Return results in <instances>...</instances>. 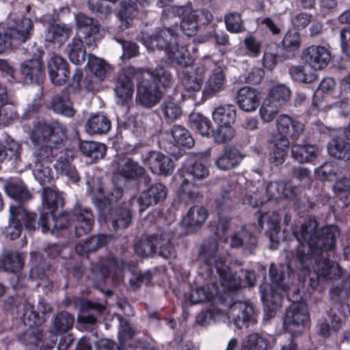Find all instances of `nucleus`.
I'll return each mask as SVG.
<instances>
[{
  "instance_id": "f257e3e1",
  "label": "nucleus",
  "mask_w": 350,
  "mask_h": 350,
  "mask_svg": "<svg viewBox=\"0 0 350 350\" xmlns=\"http://www.w3.org/2000/svg\"><path fill=\"white\" fill-rule=\"evenodd\" d=\"M293 234L301 244L297 251V258L303 269H313L315 278L310 275L308 285L315 289L321 280L335 279L342 275L338 264L327 258L335 247L336 238L340 232L337 226H329L318 228L315 219H309Z\"/></svg>"
},
{
  "instance_id": "f03ea898",
  "label": "nucleus",
  "mask_w": 350,
  "mask_h": 350,
  "mask_svg": "<svg viewBox=\"0 0 350 350\" xmlns=\"http://www.w3.org/2000/svg\"><path fill=\"white\" fill-rule=\"evenodd\" d=\"M30 139L33 143L42 146L34 152L37 159L33 174L40 184L44 185L50 181L52 176L51 169L45 166L43 161L53 162V149L62 147L67 140L66 129L57 121L51 123L38 122L33 126Z\"/></svg>"
},
{
  "instance_id": "7ed1b4c3",
  "label": "nucleus",
  "mask_w": 350,
  "mask_h": 350,
  "mask_svg": "<svg viewBox=\"0 0 350 350\" xmlns=\"http://www.w3.org/2000/svg\"><path fill=\"white\" fill-rule=\"evenodd\" d=\"M144 73L148 75V77L143 75L138 79L136 103L150 109L157 105L163 96V92L157 83H160L163 88H168L172 83V75L162 66L146 68L143 71Z\"/></svg>"
},
{
  "instance_id": "20e7f679",
  "label": "nucleus",
  "mask_w": 350,
  "mask_h": 350,
  "mask_svg": "<svg viewBox=\"0 0 350 350\" xmlns=\"http://www.w3.org/2000/svg\"><path fill=\"white\" fill-rule=\"evenodd\" d=\"M271 280L270 286H260L262 301L271 310L280 306L283 293H287L294 282L293 271L288 264L275 265L272 263L269 268Z\"/></svg>"
},
{
  "instance_id": "39448f33",
  "label": "nucleus",
  "mask_w": 350,
  "mask_h": 350,
  "mask_svg": "<svg viewBox=\"0 0 350 350\" xmlns=\"http://www.w3.org/2000/svg\"><path fill=\"white\" fill-rule=\"evenodd\" d=\"M44 219V215L38 218L36 213L27 211L21 205H11L6 236L12 240L18 238L23 227L29 231H34L40 227L42 232L45 233L50 227Z\"/></svg>"
},
{
  "instance_id": "423d86ee",
  "label": "nucleus",
  "mask_w": 350,
  "mask_h": 350,
  "mask_svg": "<svg viewBox=\"0 0 350 350\" xmlns=\"http://www.w3.org/2000/svg\"><path fill=\"white\" fill-rule=\"evenodd\" d=\"M24 53L31 57L21 64V72L25 82L40 84L44 79V66L42 60L44 51L40 46L34 44L25 49Z\"/></svg>"
},
{
  "instance_id": "0eeeda50",
  "label": "nucleus",
  "mask_w": 350,
  "mask_h": 350,
  "mask_svg": "<svg viewBox=\"0 0 350 350\" xmlns=\"http://www.w3.org/2000/svg\"><path fill=\"white\" fill-rule=\"evenodd\" d=\"M127 267V263L122 259L117 258L113 254H109L105 260L100 262L98 267L92 269L90 278L96 287L102 285L105 279L111 273L113 274V280L115 283H120L123 279L122 269Z\"/></svg>"
},
{
  "instance_id": "6e6552de",
  "label": "nucleus",
  "mask_w": 350,
  "mask_h": 350,
  "mask_svg": "<svg viewBox=\"0 0 350 350\" xmlns=\"http://www.w3.org/2000/svg\"><path fill=\"white\" fill-rule=\"evenodd\" d=\"M198 260L210 267H215L219 275H226L228 265L216 239L210 237L201 243Z\"/></svg>"
},
{
  "instance_id": "1a4fd4ad",
  "label": "nucleus",
  "mask_w": 350,
  "mask_h": 350,
  "mask_svg": "<svg viewBox=\"0 0 350 350\" xmlns=\"http://www.w3.org/2000/svg\"><path fill=\"white\" fill-rule=\"evenodd\" d=\"M177 40V34L172 28L162 29L152 34L143 32L141 36V41L149 51L157 48L165 51L166 54L176 46Z\"/></svg>"
},
{
  "instance_id": "9d476101",
  "label": "nucleus",
  "mask_w": 350,
  "mask_h": 350,
  "mask_svg": "<svg viewBox=\"0 0 350 350\" xmlns=\"http://www.w3.org/2000/svg\"><path fill=\"white\" fill-rule=\"evenodd\" d=\"M308 319L306 306L303 303H293L286 310L284 319V327L293 336L301 332Z\"/></svg>"
},
{
  "instance_id": "9b49d317",
  "label": "nucleus",
  "mask_w": 350,
  "mask_h": 350,
  "mask_svg": "<svg viewBox=\"0 0 350 350\" xmlns=\"http://www.w3.org/2000/svg\"><path fill=\"white\" fill-rule=\"evenodd\" d=\"M228 319H232L234 325L239 328L249 327L256 322L254 308L249 301H235L229 308Z\"/></svg>"
},
{
  "instance_id": "f8f14e48",
  "label": "nucleus",
  "mask_w": 350,
  "mask_h": 350,
  "mask_svg": "<svg viewBox=\"0 0 350 350\" xmlns=\"http://www.w3.org/2000/svg\"><path fill=\"white\" fill-rule=\"evenodd\" d=\"M167 196V189L160 183L151 185L136 198V206L139 212H144L150 206L162 202Z\"/></svg>"
},
{
  "instance_id": "ddd939ff",
  "label": "nucleus",
  "mask_w": 350,
  "mask_h": 350,
  "mask_svg": "<svg viewBox=\"0 0 350 350\" xmlns=\"http://www.w3.org/2000/svg\"><path fill=\"white\" fill-rule=\"evenodd\" d=\"M156 254L165 258H174L176 256L175 246L173 243V232L163 228H159L152 234Z\"/></svg>"
},
{
  "instance_id": "4468645a",
  "label": "nucleus",
  "mask_w": 350,
  "mask_h": 350,
  "mask_svg": "<svg viewBox=\"0 0 350 350\" xmlns=\"http://www.w3.org/2000/svg\"><path fill=\"white\" fill-rule=\"evenodd\" d=\"M226 272V275L220 274L219 276L221 285L226 288L234 291L239 288L252 287L255 285L256 279L254 271L241 269L237 278L230 273L228 267Z\"/></svg>"
},
{
  "instance_id": "2eb2a0df",
  "label": "nucleus",
  "mask_w": 350,
  "mask_h": 350,
  "mask_svg": "<svg viewBox=\"0 0 350 350\" xmlns=\"http://www.w3.org/2000/svg\"><path fill=\"white\" fill-rule=\"evenodd\" d=\"M74 20L76 29L85 35V42L87 46H94L95 42L92 37L100 31V25L98 20L83 12L75 14Z\"/></svg>"
},
{
  "instance_id": "dca6fc26",
  "label": "nucleus",
  "mask_w": 350,
  "mask_h": 350,
  "mask_svg": "<svg viewBox=\"0 0 350 350\" xmlns=\"http://www.w3.org/2000/svg\"><path fill=\"white\" fill-rule=\"evenodd\" d=\"M301 57L313 69L322 70L328 65L331 59V54L324 46L312 45L303 51Z\"/></svg>"
},
{
  "instance_id": "f3484780",
  "label": "nucleus",
  "mask_w": 350,
  "mask_h": 350,
  "mask_svg": "<svg viewBox=\"0 0 350 350\" xmlns=\"http://www.w3.org/2000/svg\"><path fill=\"white\" fill-rule=\"evenodd\" d=\"M111 167L117 174L126 180H134L144 174V169L132 159L117 155L111 163Z\"/></svg>"
},
{
  "instance_id": "a211bd4d",
  "label": "nucleus",
  "mask_w": 350,
  "mask_h": 350,
  "mask_svg": "<svg viewBox=\"0 0 350 350\" xmlns=\"http://www.w3.org/2000/svg\"><path fill=\"white\" fill-rule=\"evenodd\" d=\"M57 148L53 149V161H55L53 166L57 172L66 175L71 181L77 183L79 180V176L74 166L70 164L74 158L73 152L69 149H66L56 154Z\"/></svg>"
},
{
  "instance_id": "6ab92c4d",
  "label": "nucleus",
  "mask_w": 350,
  "mask_h": 350,
  "mask_svg": "<svg viewBox=\"0 0 350 350\" xmlns=\"http://www.w3.org/2000/svg\"><path fill=\"white\" fill-rule=\"evenodd\" d=\"M144 161L154 174L169 175L174 171V163L168 156L152 151L143 156Z\"/></svg>"
},
{
  "instance_id": "aec40b11",
  "label": "nucleus",
  "mask_w": 350,
  "mask_h": 350,
  "mask_svg": "<svg viewBox=\"0 0 350 350\" xmlns=\"http://www.w3.org/2000/svg\"><path fill=\"white\" fill-rule=\"evenodd\" d=\"M276 126L279 136L275 137H286L288 140L289 138L293 141L297 140L304 131V125L301 122L286 115H281L278 118Z\"/></svg>"
},
{
  "instance_id": "412c9836",
  "label": "nucleus",
  "mask_w": 350,
  "mask_h": 350,
  "mask_svg": "<svg viewBox=\"0 0 350 350\" xmlns=\"http://www.w3.org/2000/svg\"><path fill=\"white\" fill-rule=\"evenodd\" d=\"M100 221H105L108 228L114 230L126 228L131 222V213L126 208L119 207L111 209L107 214L100 215Z\"/></svg>"
},
{
  "instance_id": "4be33fe9",
  "label": "nucleus",
  "mask_w": 350,
  "mask_h": 350,
  "mask_svg": "<svg viewBox=\"0 0 350 350\" xmlns=\"http://www.w3.org/2000/svg\"><path fill=\"white\" fill-rule=\"evenodd\" d=\"M75 221V234L81 237L88 234L94 224V217L92 211L87 208L77 207L72 212Z\"/></svg>"
},
{
  "instance_id": "5701e85b",
  "label": "nucleus",
  "mask_w": 350,
  "mask_h": 350,
  "mask_svg": "<svg viewBox=\"0 0 350 350\" xmlns=\"http://www.w3.org/2000/svg\"><path fill=\"white\" fill-rule=\"evenodd\" d=\"M230 245L232 248L242 247L246 254H254L258 246L256 237L245 228H241L230 237Z\"/></svg>"
},
{
  "instance_id": "b1692460",
  "label": "nucleus",
  "mask_w": 350,
  "mask_h": 350,
  "mask_svg": "<svg viewBox=\"0 0 350 350\" xmlns=\"http://www.w3.org/2000/svg\"><path fill=\"white\" fill-rule=\"evenodd\" d=\"M226 77L224 68L222 66H216L206 81L202 91L203 97L210 98L223 91L225 88Z\"/></svg>"
},
{
  "instance_id": "393cba45",
  "label": "nucleus",
  "mask_w": 350,
  "mask_h": 350,
  "mask_svg": "<svg viewBox=\"0 0 350 350\" xmlns=\"http://www.w3.org/2000/svg\"><path fill=\"white\" fill-rule=\"evenodd\" d=\"M18 340L25 345L35 347L40 350H49L55 345L53 340L46 341L43 333L38 329H29L18 336Z\"/></svg>"
},
{
  "instance_id": "a878e982",
  "label": "nucleus",
  "mask_w": 350,
  "mask_h": 350,
  "mask_svg": "<svg viewBox=\"0 0 350 350\" xmlns=\"http://www.w3.org/2000/svg\"><path fill=\"white\" fill-rule=\"evenodd\" d=\"M33 23L29 18H22L15 21L9 29L10 38L18 43H25L33 35Z\"/></svg>"
},
{
  "instance_id": "bb28decb",
  "label": "nucleus",
  "mask_w": 350,
  "mask_h": 350,
  "mask_svg": "<svg viewBox=\"0 0 350 350\" xmlns=\"http://www.w3.org/2000/svg\"><path fill=\"white\" fill-rule=\"evenodd\" d=\"M291 154L293 159L299 163H310L317 158L319 148L314 144L294 143L291 148Z\"/></svg>"
},
{
  "instance_id": "cd10ccee",
  "label": "nucleus",
  "mask_w": 350,
  "mask_h": 350,
  "mask_svg": "<svg viewBox=\"0 0 350 350\" xmlns=\"http://www.w3.org/2000/svg\"><path fill=\"white\" fill-rule=\"evenodd\" d=\"M258 92L254 88L245 86L237 94V102L241 109L245 111L255 110L259 105Z\"/></svg>"
},
{
  "instance_id": "c85d7f7f",
  "label": "nucleus",
  "mask_w": 350,
  "mask_h": 350,
  "mask_svg": "<svg viewBox=\"0 0 350 350\" xmlns=\"http://www.w3.org/2000/svg\"><path fill=\"white\" fill-rule=\"evenodd\" d=\"M242 159L243 156L237 148L226 146L222 154L217 159L215 165L221 170H230L237 166Z\"/></svg>"
},
{
  "instance_id": "c756f323",
  "label": "nucleus",
  "mask_w": 350,
  "mask_h": 350,
  "mask_svg": "<svg viewBox=\"0 0 350 350\" xmlns=\"http://www.w3.org/2000/svg\"><path fill=\"white\" fill-rule=\"evenodd\" d=\"M129 70L124 71L118 80L116 93L118 98V102L121 105H124L131 100L133 94L134 84L129 76Z\"/></svg>"
},
{
  "instance_id": "7c9ffc66",
  "label": "nucleus",
  "mask_w": 350,
  "mask_h": 350,
  "mask_svg": "<svg viewBox=\"0 0 350 350\" xmlns=\"http://www.w3.org/2000/svg\"><path fill=\"white\" fill-rule=\"evenodd\" d=\"M83 40L75 36L66 46V52L70 61L75 64H81L85 61L87 53Z\"/></svg>"
},
{
  "instance_id": "2f4dec72",
  "label": "nucleus",
  "mask_w": 350,
  "mask_h": 350,
  "mask_svg": "<svg viewBox=\"0 0 350 350\" xmlns=\"http://www.w3.org/2000/svg\"><path fill=\"white\" fill-rule=\"evenodd\" d=\"M271 144L272 148L269 153V161L275 166H278L285 161L289 141L286 137H273Z\"/></svg>"
},
{
  "instance_id": "473e14b6",
  "label": "nucleus",
  "mask_w": 350,
  "mask_h": 350,
  "mask_svg": "<svg viewBox=\"0 0 350 350\" xmlns=\"http://www.w3.org/2000/svg\"><path fill=\"white\" fill-rule=\"evenodd\" d=\"M75 317L67 311H62L56 314L51 321V332L63 334L68 332L74 325Z\"/></svg>"
},
{
  "instance_id": "72a5a7b5",
  "label": "nucleus",
  "mask_w": 350,
  "mask_h": 350,
  "mask_svg": "<svg viewBox=\"0 0 350 350\" xmlns=\"http://www.w3.org/2000/svg\"><path fill=\"white\" fill-rule=\"evenodd\" d=\"M72 33V28L66 24L51 25L45 33V40L49 42L63 44Z\"/></svg>"
},
{
  "instance_id": "f704fd0d",
  "label": "nucleus",
  "mask_w": 350,
  "mask_h": 350,
  "mask_svg": "<svg viewBox=\"0 0 350 350\" xmlns=\"http://www.w3.org/2000/svg\"><path fill=\"white\" fill-rule=\"evenodd\" d=\"M85 129L90 135L105 134L111 129V122L106 116L96 114L86 121Z\"/></svg>"
},
{
  "instance_id": "c9c22d12",
  "label": "nucleus",
  "mask_w": 350,
  "mask_h": 350,
  "mask_svg": "<svg viewBox=\"0 0 350 350\" xmlns=\"http://www.w3.org/2000/svg\"><path fill=\"white\" fill-rule=\"evenodd\" d=\"M24 257L18 252H8L0 258V269L9 273H16L22 270Z\"/></svg>"
},
{
  "instance_id": "e433bc0d",
  "label": "nucleus",
  "mask_w": 350,
  "mask_h": 350,
  "mask_svg": "<svg viewBox=\"0 0 350 350\" xmlns=\"http://www.w3.org/2000/svg\"><path fill=\"white\" fill-rule=\"evenodd\" d=\"M207 211L204 207L193 206L189 209L183 219V224L192 231L200 228L207 217Z\"/></svg>"
},
{
  "instance_id": "4c0bfd02",
  "label": "nucleus",
  "mask_w": 350,
  "mask_h": 350,
  "mask_svg": "<svg viewBox=\"0 0 350 350\" xmlns=\"http://www.w3.org/2000/svg\"><path fill=\"white\" fill-rule=\"evenodd\" d=\"M228 320V314L220 309L213 308L200 312L196 319V323L203 327H206L211 322H225Z\"/></svg>"
},
{
  "instance_id": "58836bf2",
  "label": "nucleus",
  "mask_w": 350,
  "mask_h": 350,
  "mask_svg": "<svg viewBox=\"0 0 350 350\" xmlns=\"http://www.w3.org/2000/svg\"><path fill=\"white\" fill-rule=\"evenodd\" d=\"M51 108L56 113L72 118L76 113V110L68 96L65 94H57L51 101Z\"/></svg>"
},
{
  "instance_id": "ea45409f",
  "label": "nucleus",
  "mask_w": 350,
  "mask_h": 350,
  "mask_svg": "<svg viewBox=\"0 0 350 350\" xmlns=\"http://www.w3.org/2000/svg\"><path fill=\"white\" fill-rule=\"evenodd\" d=\"M111 238L112 236L107 234L92 236L83 243H78L76 245V251L80 255L93 252L105 245Z\"/></svg>"
},
{
  "instance_id": "a19ab883",
  "label": "nucleus",
  "mask_w": 350,
  "mask_h": 350,
  "mask_svg": "<svg viewBox=\"0 0 350 350\" xmlns=\"http://www.w3.org/2000/svg\"><path fill=\"white\" fill-rule=\"evenodd\" d=\"M329 295L336 304L347 301L350 298V275L334 284L329 290Z\"/></svg>"
},
{
  "instance_id": "79ce46f5",
  "label": "nucleus",
  "mask_w": 350,
  "mask_h": 350,
  "mask_svg": "<svg viewBox=\"0 0 350 350\" xmlns=\"http://www.w3.org/2000/svg\"><path fill=\"white\" fill-rule=\"evenodd\" d=\"M212 116L217 124L231 125L236 118V107L233 105L219 106L213 111Z\"/></svg>"
},
{
  "instance_id": "37998d69",
  "label": "nucleus",
  "mask_w": 350,
  "mask_h": 350,
  "mask_svg": "<svg viewBox=\"0 0 350 350\" xmlns=\"http://www.w3.org/2000/svg\"><path fill=\"white\" fill-rule=\"evenodd\" d=\"M328 152L332 157L342 159L350 160V144L345 139L333 138L328 146Z\"/></svg>"
},
{
  "instance_id": "c03bdc74",
  "label": "nucleus",
  "mask_w": 350,
  "mask_h": 350,
  "mask_svg": "<svg viewBox=\"0 0 350 350\" xmlns=\"http://www.w3.org/2000/svg\"><path fill=\"white\" fill-rule=\"evenodd\" d=\"M199 195L198 187L187 178H185L178 191L180 202L185 204L193 203Z\"/></svg>"
},
{
  "instance_id": "a18cd8bd",
  "label": "nucleus",
  "mask_w": 350,
  "mask_h": 350,
  "mask_svg": "<svg viewBox=\"0 0 350 350\" xmlns=\"http://www.w3.org/2000/svg\"><path fill=\"white\" fill-rule=\"evenodd\" d=\"M167 55L172 63L182 67L191 66L193 62V59L188 50L183 46H178V43L176 46L172 48L167 53Z\"/></svg>"
},
{
  "instance_id": "49530a36",
  "label": "nucleus",
  "mask_w": 350,
  "mask_h": 350,
  "mask_svg": "<svg viewBox=\"0 0 350 350\" xmlns=\"http://www.w3.org/2000/svg\"><path fill=\"white\" fill-rule=\"evenodd\" d=\"M88 65L91 72L100 81H103L111 71V66L104 59L89 55Z\"/></svg>"
},
{
  "instance_id": "de8ad7c7",
  "label": "nucleus",
  "mask_w": 350,
  "mask_h": 350,
  "mask_svg": "<svg viewBox=\"0 0 350 350\" xmlns=\"http://www.w3.org/2000/svg\"><path fill=\"white\" fill-rule=\"evenodd\" d=\"M79 148L85 156L90 157L94 161L102 159L106 152V148L104 144L93 141L81 142Z\"/></svg>"
},
{
  "instance_id": "09e8293b",
  "label": "nucleus",
  "mask_w": 350,
  "mask_h": 350,
  "mask_svg": "<svg viewBox=\"0 0 350 350\" xmlns=\"http://www.w3.org/2000/svg\"><path fill=\"white\" fill-rule=\"evenodd\" d=\"M291 91L285 84L279 83L271 87L267 98H271L274 103L282 107L290 99Z\"/></svg>"
},
{
  "instance_id": "8fccbe9b",
  "label": "nucleus",
  "mask_w": 350,
  "mask_h": 350,
  "mask_svg": "<svg viewBox=\"0 0 350 350\" xmlns=\"http://www.w3.org/2000/svg\"><path fill=\"white\" fill-rule=\"evenodd\" d=\"M181 84L188 92H199L202 88L203 77L195 72L184 71L181 75Z\"/></svg>"
},
{
  "instance_id": "3c124183",
  "label": "nucleus",
  "mask_w": 350,
  "mask_h": 350,
  "mask_svg": "<svg viewBox=\"0 0 350 350\" xmlns=\"http://www.w3.org/2000/svg\"><path fill=\"white\" fill-rule=\"evenodd\" d=\"M5 191L11 198L18 202H25L31 198V194L21 183L10 182L5 185Z\"/></svg>"
},
{
  "instance_id": "603ef678",
  "label": "nucleus",
  "mask_w": 350,
  "mask_h": 350,
  "mask_svg": "<svg viewBox=\"0 0 350 350\" xmlns=\"http://www.w3.org/2000/svg\"><path fill=\"white\" fill-rule=\"evenodd\" d=\"M308 67L304 65L292 66L288 69L291 78L297 82L310 83L317 79L314 72L308 70Z\"/></svg>"
},
{
  "instance_id": "864d4df0",
  "label": "nucleus",
  "mask_w": 350,
  "mask_h": 350,
  "mask_svg": "<svg viewBox=\"0 0 350 350\" xmlns=\"http://www.w3.org/2000/svg\"><path fill=\"white\" fill-rule=\"evenodd\" d=\"M269 347L267 339L257 333H252L247 336L240 350H267Z\"/></svg>"
},
{
  "instance_id": "5fc2aeb1",
  "label": "nucleus",
  "mask_w": 350,
  "mask_h": 350,
  "mask_svg": "<svg viewBox=\"0 0 350 350\" xmlns=\"http://www.w3.org/2000/svg\"><path fill=\"white\" fill-rule=\"evenodd\" d=\"M172 136L178 146L191 148L194 146V140L189 132L180 125H174L171 129Z\"/></svg>"
},
{
  "instance_id": "6e6d98bb",
  "label": "nucleus",
  "mask_w": 350,
  "mask_h": 350,
  "mask_svg": "<svg viewBox=\"0 0 350 350\" xmlns=\"http://www.w3.org/2000/svg\"><path fill=\"white\" fill-rule=\"evenodd\" d=\"M189 122L191 126L200 135L208 137L211 127V121L205 116L198 113H191L189 116Z\"/></svg>"
},
{
  "instance_id": "4d7b16f0",
  "label": "nucleus",
  "mask_w": 350,
  "mask_h": 350,
  "mask_svg": "<svg viewBox=\"0 0 350 350\" xmlns=\"http://www.w3.org/2000/svg\"><path fill=\"white\" fill-rule=\"evenodd\" d=\"M235 135V130L231 125L218 124L212 131V137L217 144H224L230 142Z\"/></svg>"
},
{
  "instance_id": "13d9d810",
  "label": "nucleus",
  "mask_w": 350,
  "mask_h": 350,
  "mask_svg": "<svg viewBox=\"0 0 350 350\" xmlns=\"http://www.w3.org/2000/svg\"><path fill=\"white\" fill-rule=\"evenodd\" d=\"M301 44L300 33L296 29H290L284 35L282 41L284 50L293 52L298 50Z\"/></svg>"
},
{
  "instance_id": "bf43d9fd",
  "label": "nucleus",
  "mask_w": 350,
  "mask_h": 350,
  "mask_svg": "<svg viewBox=\"0 0 350 350\" xmlns=\"http://www.w3.org/2000/svg\"><path fill=\"white\" fill-rule=\"evenodd\" d=\"M42 200L49 208L54 209L62 206L64 200L58 191L53 188L44 187L42 191Z\"/></svg>"
},
{
  "instance_id": "052dcab7",
  "label": "nucleus",
  "mask_w": 350,
  "mask_h": 350,
  "mask_svg": "<svg viewBox=\"0 0 350 350\" xmlns=\"http://www.w3.org/2000/svg\"><path fill=\"white\" fill-rule=\"evenodd\" d=\"M42 215L44 216L46 219L44 220L46 221L47 226L50 227L45 232L49 231L53 232L55 230L64 229L66 228L69 222L68 217L65 214H62L58 216H52L48 213H40L39 218Z\"/></svg>"
},
{
  "instance_id": "680f3d73",
  "label": "nucleus",
  "mask_w": 350,
  "mask_h": 350,
  "mask_svg": "<svg viewBox=\"0 0 350 350\" xmlns=\"http://www.w3.org/2000/svg\"><path fill=\"white\" fill-rule=\"evenodd\" d=\"M152 234L146 238L141 239L134 245V250L139 256L148 257L152 254H156L155 247Z\"/></svg>"
},
{
  "instance_id": "e2e57ef3",
  "label": "nucleus",
  "mask_w": 350,
  "mask_h": 350,
  "mask_svg": "<svg viewBox=\"0 0 350 350\" xmlns=\"http://www.w3.org/2000/svg\"><path fill=\"white\" fill-rule=\"evenodd\" d=\"M188 10L189 11L187 13L182 15L183 19L180 24V27L185 35L191 36L197 33L199 25L191 13V8L189 6Z\"/></svg>"
},
{
  "instance_id": "0e129e2a",
  "label": "nucleus",
  "mask_w": 350,
  "mask_h": 350,
  "mask_svg": "<svg viewBox=\"0 0 350 350\" xmlns=\"http://www.w3.org/2000/svg\"><path fill=\"white\" fill-rule=\"evenodd\" d=\"M280 108L281 107L272 102L271 98H266L260 109L262 120L265 122H271Z\"/></svg>"
},
{
  "instance_id": "69168bd1",
  "label": "nucleus",
  "mask_w": 350,
  "mask_h": 350,
  "mask_svg": "<svg viewBox=\"0 0 350 350\" xmlns=\"http://www.w3.org/2000/svg\"><path fill=\"white\" fill-rule=\"evenodd\" d=\"M88 5L92 12L100 16L106 17L112 12L111 3L107 0H88Z\"/></svg>"
},
{
  "instance_id": "338daca9",
  "label": "nucleus",
  "mask_w": 350,
  "mask_h": 350,
  "mask_svg": "<svg viewBox=\"0 0 350 350\" xmlns=\"http://www.w3.org/2000/svg\"><path fill=\"white\" fill-rule=\"evenodd\" d=\"M185 173L192 176L193 179L201 180L206 178L209 172L204 164L200 161H196L186 167Z\"/></svg>"
},
{
  "instance_id": "774afa93",
  "label": "nucleus",
  "mask_w": 350,
  "mask_h": 350,
  "mask_svg": "<svg viewBox=\"0 0 350 350\" xmlns=\"http://www.w3.org/2000/svg\"><path fill=\"white\" fill-rule=\"evenodd\" d=\"M215 293L209 287H197L192 289L190 294V300L193 304H198L211 299Z\"/></svg>"
}]
</instances>
